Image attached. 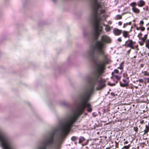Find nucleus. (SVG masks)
<instances>
[{
    "label": "nucleus",
    "instance_id": "nucleus-18",
    "mask_svg": "<svg viewBox=\"0 0 149 149\" xmlns=\"http://www.w3.org/2000/svg\"><path fill=\"white\" fill-rule=\"evenodd\" d=\"M130 147V144H129L127 146H124L123 148H122V149H129Z\"/></svg>",
    "mask_w": 149,
    "mask_h": 149
},
{
    "label": "nucleus",
    "instance_id": "nucleus-25",
    "mask_svg": "<svg viewBox=\"0 0 149 149\" xmlns=\"http://www.w3.org/2000/svg\"><path fill=\"white\" fill-rule=\"evenodd\" d=\"M123 63H122L120 65V67H118V68L121 70H122L123 69Z\"/></svg>",
    "mask_w": 149,
    "mask_h": 149
},
{
    "label": "nucleus",
    "instance_id": "nucleus-38",
    "mask_svg": "<svg viewBox=\"0 0 149 149\" xmlns=\"http://www.w3.org/2000/svg\"><path fill=\"white\" fill-rule=\"evenodd\" d=\"M136 29H137V30H139L140 29V27H139V28H138V27H137V28Z\"/></svg>",
    "mask_w": 149,
    "mask_h": 149
},
{
    "label": "nucleus",
    "instance_id": "nucleus-6",
    "mask_svg": "<svg viewBox=\"0 0 149 149\" xmlns=\"http://www.w3.org/2000/svg\"><path fill=\"white\" fill-rule=\"evenodd\" d=\"M53 142V136L49 138L46 140L45 142V145L40 147L38 149H46V146H48L52 144Z\"/></svg>",
    "mask_w": 149,
    "mask_h": 149
},
{
    "label": "nucleus",
    "instance_id": "nucleus-19",
    "mask_svg": "<svg viewBox=\"0 0 149 149\" xmlns=\"http://www.w3.org/2000/svg\"><path fill=\"white\" fill-rule=\"evenodd\" d=\"M93 52L92 50H91L89 51L88 52V54L89 55H92L93 54Z\"/></svg>",
    "mask_w": 149,
    "mask_h": 149
},
{
    "label": "nucleus",
    "instance_id": "nucleus-2",
    "mask_svg": "<svg viewBox=\"0 0 149 149\" xmlns=\"http://www.w3.org/2000/svg\"><path fill=\"white\" fill-rule=\"evenodd\" d=\"M94 3L93 7V12L94 15L95 22L94 25V34L97 38L103 31L100 24L101 19L98 15L105 12L104 6L101 3L98 2L97 0H93Z\"/></svg>",
    "mask_w": 149,
    "mask_h": 149
},
{
    "label": "nucleus",
    "instance_id": "nucleus-3",
    "mask_svg": "<svg viewBox=\"0 0 149 149\" xmlns=\"http://www.w3.org/2000/svg\"><path fill=\"white\" fill-rule=\"evenodd\" d=\"M110 38L106 35H103L102 36L100 41L97 42L95 47V49H96L102 55H103L106 58L107 55L105 54L103 48L105 43L110 42Z\"/></svg>",
    "mask_w": 149,
    "mask_h": 149
},
{
    "label": "nucleus",
    "instance_id": "nucleus-11",
    "mask_svg": "<svg viewBox=\"0 0 149 149\" xmlns=\"http://www.w3.org/2000/svg\"><path fill=\"white\" fill-rule=\"evenodd\" d=\"M145 5V2L142 0H140L138 3L137 5L139 7H142Z\"/></svg>",
    "mask_w": 149,
    "mask_h": 149
},
{
    "label": "nucleus",
    "instance_id": "nucleus-40",
    "mask_svg": "<svg viewBox=\"0 0 149 149\" xmlns=\"http://www.w3.org/2000/svg\"><path fill=\"white\" fill-rule=\"evenodd\" d=\"M56 143L57 144V143ZM60 144V143H58V145H59Z\"/></svg>",
    "mask_w": 149,
    "mask_h": 149
},
{
    "label": "nucleus",
    "instance_id": "nucleus-17",
    "mask_svg": "<svg viewBox=\"0 0 149 149\" xmlns=\"http://www.w3.org/2000/svg\"><path fill=\"white\" fill-rule=\"evenodd\" d=\"M149 130V126L146 125V129L144 130L145 133H147Z\"/></svg>",
    "mask_w": 149,
    "mask_h": 149
},
{
    "label": "nucleus",
    "instance_id": "nucleus-10",
    "mask_svg": "<svg viewBox=\"0 0 149 149\" xmlns=\"http://www.w3.org/2000/svg\"><path fill=\"white\" fill-rule=\"evenodd\" d=\"M122 31L118 29H114L113 32L115 35L117 36L120 35L121 32Z\"/></svg>",
    "mask_w": 149,
    "mask_h": 149
},
{
    "label": "nucleus",
    "instance_id": "nucleus-34",
    "mask_svg": "<svg viewBox=\"0 0 149 149\" xmlns=\"http://www.w3.org/2000/svg\"><path fill=\"white\" fill-rule=\"evenodd\" d=\"M128 143V142L127 141H125L124 143V145H126V144H127Z\"/></svg>",
    "mask_w": 149,
    "mask_h": 149
},
{
    "label": "nucleus",
    "instance_id": "nucleus-23",
    "mask_svg": "<svg viewBox=\"0 0 149 149\" xmlns=\"http://www.w3.org/2000/svg\"><path fill=\"white\" fill-rule=\"evenodd\" d=\"M131 24V22H128V23H125L124 24V25H123V28H125V26H126L127 25H130Z\"/></svg>",
    "mask_w": 149,
    "mask_h": 149
},
{
    "label": "nucleus",
    "instance_id": "nucleus-22",
    "mask_svg": "<svg viewBox=\"0 0 149 149\" xmlns=\"http://www.w3.org/2000/svg\"><path fill=\"white\" fill-rule=\"evenodd\" d=\"M105 29L108 32L110 31V28L109 26H107L105 28Z\"/></svg>",
    "mask_w": 149,
    "mask_h": 149
},
{
    "label": "nucleus",
    "instance_id": "nucleus-5",
    "mask_svg": "<svg viewBox=\"0 0 149 149\" xmlns=\"http://www.w3.org/2000/svg\"><path fill=\"white\" fill-rule=\"evenodd\" d=\"M104 64L103 63H100L97 65L95 74L98 77L101 75L103 72Z\"/></svg>",
    "mask_w": 149,
    "mask_h": 149
},
{
    "label": "nucleus",
    "instance_id": "nucleus-20",
    "mask_svg": "<svg viewBox=\"0 0 149 149\" xmlns=\"http://www.w3.org/2000/svg\"><path fill=\"white\" fill-rule=\"evenodd\" d=\"M142 72L143 74L144 75L149 76V72H148L146 71H144V72Z\"/></svg>",
    "mask_w": 149,
    "mask_h": 149
},
{
    "label": "nucleus",
    "instance_id": "nucleus-30",
    "mask_svg": "<svg viewBox=\"0 0 149 149\" xmlns=\"http://www.w3.org/2000/svg\"><path fill=\"white\" fill-rule=\"evenodd\" d=\"M142 36V34L141 33H140L139 34L138 36V37L139 38V39L140 38H141V37Z\"/></svg>",
    "mask_w": 149,
    "mask_h": 149
},
{
    "label": "nucleus",
    "instance_id": "nucleus-15",
    "mask_svg": "<svg viewBox=\"0 0 149 149\" xmlns=\"http://www.w3.org/2000/svg\"><path fill=\"white\" fill-rule=\"evenodd\" d=\"M146 47L149 49V39L146 41Z\"/></svg>",
    "mask_w": 149,
    "mask_h": 149
},
{
    "label": "nucleus",
    "instance_id": "nucleus-39",
    "mask_svg": "<svg viewBox=\"0 0 149 149\" xmlns=\"http://www.w3.org/2000/svg\"><path fill=\"white\" fill-rule=\"evenodd\" d=\"M143 122H144L143 120V121H141V123H143Z\"/></svg>",
    "mask_w": 149,
    "mask_h": 149
},
{
    "label": "nucleus",
    "instance_id": "nucleus-27",
    "mask_svg": "<svg viewBox=\"0 0 149 149\" xmlns=\"http://www.w3.org/2000/svg\"><path fill=\"white\" fill-rule=\"evenodd\" d=\"M115 77L118 80H120V77L118 76H115Z\"/></svg>",
    "mask_w": 149,
    "mask_h": 149
},
{
    "label": "nucleus",
    "instance_id": "nucleus-41",
    "mask_svg": "<svg viewBox=\"0 0 149 149\" xmlns=\"http://www.w3.org/2000/svg\"><path fill=\"white\" fill-rule=\"evenodd\" d=\"M147 29L148 30H149V28H148Z\"/></svg>",
    "mask_w": 149,
    "mask_h": 149
},
{
    "label": "nucleus",
    "instance_id": "nucleus-7",
    "mask_svg": "<svg viewBox=\"0 0 149 149\" xmlns=\"http://www.w3.org/2000/svg\"><path fill=\"white\" fill-rule=\"evenodd\" d=\"M126 43V45L127 47H130L131 49H134L133 45L135 44V42L131 40H130L127 41Z\"/></svg>",
    "mask_w": 149,
    "mask_h": 149
},
{
    "label": "nucleus",
    "instance_id": "nucleus-8",
    "mask_svg": "<svg viewBox=\"0 0 149 149\" xmlns=\"http://www.w3.org/2000/svg\"><path fill=\"white\" fill-rule=\"evenodd\" d=\"M147 38V35H146L143 37L140 38L139 39L141 40V41L139 42V43L142 46L143 45L144 42H146Z\"/></svg>",
    "mask_w": 149,
    "mask_h": 149
},
{
    "label": "nucleus",
    "instance_id": "nucleus-12",
    "mask_svg": "<svg viewBox=\"0 0 149 149\" xmlns=\"http://www.w3.org/2000/svg\"><path fill=\"white\" fill-rule=\"evenodd\" d=\"M132 10L135 13L139 14L140 12V10L136 7L132 8Z\"/></svg>",
    "mask_w": 149,
    "mask_h": 149
},
{
    "label": "nucleus",
    "instance_id": "nucleus-13",
    "mask_svg": "<svg viewBox=\"0 0 149 149\" xmlns=\"http://www.w3.org/2000/svg\"><path fill=\"white\" fill-rule=\"evenodd\" d=\"M128 31H124L123 32V36L125 38H126L128 37L129 36V35H128L129 33Z\"/></svg>",
    "mask_w": 149,
    "mask_h": 149
},
{
    "label": "nucleus",
    "instance_id": "nucleus-33",
    "mask_svg": "<svg viewBox=\"0 0 149 149\" xmlns=\"http://www.w3.org/2000/svg\"><path fill=\"white\" fill-rule=\"evenodd\" d=\"M114 72L116 73H118V71L117 70H114Z\"/></svg>",
    "mask_w": 149,
    "mask_h": 149
},
{
    "label": "nucleus",
    "instance_id": "nucleus-28",
    "mask_svg": "<svg viewBox=\"0 0 149 149\" xmlns=\"http://www.w3.org/2000/svg\"><path fill=\"white\" fill-rule=\"evenodd\" d=\"M144 23V22L143 21H141L140 22L139 24L141 26H142Z\"/></svg>",
    "mask_w": 149,
    "mask_h": 149
},
{
    "label": "nucleus",
    "instance_id": "nucleus-9",
    "mask_svg": "<svg viewBox=\"0 0 149 149\" xmlns=\"http://www.w3.org/2000/svg\"><path fill=\"white\" fill-rule=\"evenodd\" d=\"M99 86L97 87L96 89L97 90H100L105 86L104 83L101 80L99 83Z\"/></svg>",
    "mask_w": 149,
    "mask_h": 149
},
{
    "label": "nucleus",
    "instance_id": "nucleus-31",
    "mask_svg": "<svg viewBox=\"0 0 149 149\" xmlns=\"http://www.w3.org/2000/svg\"><path fill=\"white\" fill-rule=\"evenodd\" d=\"M76 139V138L75 137H73L71 138V139L72 141H74Z\"/></svg>",
    "mask_w": 149,
    "mask_h": 149
},
{
    "label": "nucleus",
    "instance_id": "nucleus-35",
    "mask_svg": "<svg viewBox=\"0 0 149 149\" xmlns=\"http://www.w3.org/2000/svg\"><path fill=\"white\" fill-rule=\"evenodd\" d=\"M118 24L119 25H122V22H118Z\"/></svg>",
    "mask_w": 149,
    "mask_h": 149
},
{
    "label": "nucleus",
    "instance_id": "nucleus-16",
    "mask_svg": "<svg viewBox=\"0 0 149 149\" xmlns=\"http://www.w3.org/2000/svg\"><path fill=\"white\" fill-rule=\"evenodd\" d=\"M136 3L133 2L130 4V5L132 7V8L136 7L135 6L136 5Z\"/></svg>",
    "mask_w": 149,
    "mask_h": 149
},
{
    "label": "nucleus",
    "instance_id": "nucleus-29",
    "mask_svg": "<svg viewBox=\"0 0 149 149\" xmlns=\"http://www.w3.org/2000/svg\"><path fill=\"white\" fill-rule=\"evenodd\" d=\"M145 79L146 80V82L148 83H149V78H145Z\"/></svg>",
    "mask_w": 149,
    "mask_h": 149
},
{
    "label": "nucleus",
    "instance_id": "nucleus-1",
    "mask_svg": "<svg viewBox=\"0 0 149 149\" xmlns=\"http://www.w3.org/2000/svg\"><path fill=\"white\" fill-rule=\"evenodd\" d=\"M94 86V85H92L90 88L83 93L81 96L80 105L66 120L60 124L59 130L62 136H65L68 133L73 123L86 107L87 108V111L88 112L91 111V105L87 101L89 99L91 93L93 90Z\"/></svg>",
    "mask_w": 149,
    "mask_h": 149
},
{
    "label": "nucleus",
    "instance_id": "nucleus-32",
    "mask_svg": "<svg viewBox=\"0 0 149 149\" xmlns=\"http://www.w3.org/2000/svg\"><path fill=\"white\" fill-rule=\"evenodd\" d=\"M140 29L142 31H143L145 29V28L144 27H140Z\"/></svg>",
    "mask_w": 149,
    "mask_h": 149
},
{
    "label": "nucleus",
    "instance_id": "nucleus-21",
    "mask_svg": "<svg viewBox=\"0 0 149 149\" xmlns=\"http://www.w3.org/2000/svg\"><path fill=\"white\" fill-rule=\"evenodd\" d=\"M122 18V16L121 15H118L116 16V19H120Z\"/></svg>",
    "mask_w": 149,
    "mask_h": 149
},
{
    "label": "nucleus",
    "instance_id": "nucleus-4",
    "mask_svg": "<svg viewBox=\"0 0 149 149\" xmlns=\"http://www.w3.org/2000/svg\"><path fill=\"white\" fill-rule=\"evenodd\" d=\"M0 144L3 149H13L8 139L0 132Z\"/></svg>",
    "mask_w": 149,
    "mask_h": 149
},
{
    "label": "nucleus",
    "instance_id": "nucleus-24",
    "mask_svg": "<svg viewBox=\"0 0 149 149\" xmlns=\"http://www.w3.org/2000/svg\"><path fill=\"white\" fill-rule=\"evenodd\" d=\"M84 140V139L83 137L80 138L79 140V143H81Z\"/></svg>",
    "mask_w": 149,
    "mask_h": 149
},
{
    "label": "nucleus",
    "instance_id": "nucleus-26",
    "mask_svg": "<svg viewBox=\"0 0 149 149\" xmlns=\"http://www.w3.org/2000/svg\"><path fill=\"white\" fill-rule=\"evenodd\" d=\"M140 83H142L143 82V80L142 79H139L138 81Z\"/></svg>",
    "mask_w": 149,
    "mask_h": 149
},
{
    "label": "nucleus",
    "instance_id": "nucleus-14",
    "mask_svg": "<svg viewBox=\"0 0 149 149\" xmlns=\"http://www.w3.org/2000/svg\"><path fill=\"white\" fill-rule=\"evenodd\" d=\"M123 81L125 82V84H122L120 83V85L121 86L123 87H126L128 85V83L125 81V80H123Z\"/></svg>",
    "mask_w": 149,
    "mask_h": 149
},
{
    "label": "nucleus",
    "instance_id": "nucleus-37",
    "mask_svg": "<svg viewBox=\"0 0 149 149\" xmlns=\"http://www.w3.org/2000/svg\"><path fill=\"white\" fill-rule=\"evenodd\" d=\"M148 6H146V11H148Z\"/></svg>",
    "mask_w": 149,
    "mask_h": 149
},
{
    "label": "nucleus",
    "instance_id": "nucleus-36",
    "mask_svg": "<svg viewBox=\"0 0 149 149\" xmlns=\"http://www.w3.org/2000/svg\"><path fill=\"white\" fill-rule=\"evenodd\" d=\"M118 40L119 42H121V40L120 38H118Z\"/></svg>",
    "mask_w": 149,
    "mask_h": 149
}]
</instances>
